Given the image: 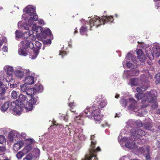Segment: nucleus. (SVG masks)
Segmentation results:
<instances>
[{
	"instance_id": "obj_35",
	"label": "nucleus",
	"mask_w": 160,
	"mask_h": 160,
	"mask_svg": "<svg viewBox=\"0 0 160 160\" xmlns=\"http://www.w3.org/2000/svg\"><path fill=\"white\" fill-rule=\"evenodd\" d=\"M8 76L6 78V80L7 82H11L12 79V74H8Z\"/></svg>"
},
{
	"instance_id": "obj_58",
	"label": "nucleus",
	"mask_w": 160,
	"mask_h": 160,
	"mask_svg": "<svg viewBox=\"0 0 160 160\" xmlns=\"http://www.w3.org/2000/svg\"><path fill=\"white\" fill-rule=\"evenodd\" d=\"M3 43V42L2 41L0 40V47L2 46Z\"/></svg>"
},
{
	"instance_id": "obj_61",
	"label": "nucleus",
	"mask_w": 160,
	"mask_h": 160,
	"mask_svg": "<svg viewBox=\"0 0 160 160\" xmlns=\"http://www.w3.org/2000/svg\"><path fill=\"white\" fill-rule=\"evenodd\" d=\"M3 84L2 82L0 81V87L2 86Z\"/></svg>"
},
{
	"instance_id": "obj_51",
	"label": "nucleus",
	"mask_w": 160,
	"mask_h": 160,
	"mask_svg": "<svg viewBox=\"0 0 160 160\" xmlns=\"http://www.w3.org/2000/svg\"><path fill=\"white\" fill-rule=\"evenodd\" d=\"M129 101L132 104L135 105L137 102L133 98H130Z\"/></svg>"
},
{
	"instance_id": "obj_52",
	"label": "nucleus",
	"mask_w": 160,
	"mask_h": 160,
	"mask_svg": "<svg viewBox=\"0 0 160 160\" xmlns=\"http://www.w3.org/2000/svg\"><path fill=\"white\" fill-rule=\"evenodd\" d=\"M43 43L45 44H50L51 43V41L49 39H48L45 41Z\"/></svg>"
},
{
	"instance_id": "obj_60",
	"label": "nucleus",
	"mask_w": 160,
	"mask_h": 160,
	"mask_svg": "<svg viewBox=\"0 0 160 160\" xmlns=\"http://www.w3.org/2000/svg\"><path fill=\"white\" fill-rule=\"evenodd\" d=\"M120 96L118 94L115 96V98H119Z\"/></svg>"
},
{
	"instance_id": "obj_23",
	"label": "nucleus",
	"mask_w": 160,
	"mask_h": 160,
	"mask_svg": "<svg viewBox=\"0 0 160 160\" xmlns=\"http://www.w3.org/2000/svg\"><path fill=\"white\" fill-rule=\"evenodd\" d=\"M87 32V27L85 26H82L80 30V32L82 35L85 34Z\"/></svg>"
},
{
	"instance_id": "obj_6",
	"label": "nucleus",
	"mask_w": 160,
	"mask_h": 160,
	"mask_svg": "<svg viewBox=\"0 0 160 160\" xmlns=\"http://www.w3.org/2000/svg\"><path fill=\"white\" fill-rule=\"evenodd\" d=\"M145 77L144 75H142L141 76L140 80L142 82V85L140 87L137 88L136 90L138 93H141V92L145 91L149 86V82L146 79L143 80L142 78Z\"/></svg>"
},
{
	"instance_id": "obj_33",
	"label": "nucleus",
	"mask_w": 160,
	"mask_h": 160,
	"mask_svg": "<svg viewBox=\"0 0 160 160\" xmlns=\"http://www.w3.org/2000/svg\"><path fill=\"white\" fill-rule=\"evenodd\" d=\"M106 101L104 100L101 101L99 105V107L101 108H104L107 105Z\"/></svg>"
},
{
	"instance_id": "obj_13",
	"label": "nucleus",
	"mask_w": 160,
	"mask_h": 160,
	"mask_svg": "<svg viewBox=\"0 0 160 160\" xmlns=\"http://www.w3.org/2000/svg\"><path fill=\"white\" fill-rule=\"evenodd\" d=\"M146 132L143 130L141 129H139L135 131L134 134L137 137L139 138L140 137L145 136L146 134Z\"/></svg>"
},
{
	"instance_id": "obj_28",
	"label": "nucleus",
	"mask_w": 160,
	"mask_h": 160,
	"mask_svg": "<svg viewBox=\"0 0 160 160\" xmlns=\"http://www.w3.org/2000/svg\"><path fill=\"white\" fill-rule=\"evenodd\" d=\"M28 88L26 84H24L21 85V90L23 92H27L28 89Z\"/></svg>"
},
{
	"instance_id": "obj_7",
	"label": "nucleus",
	"mask_w": 160,
	"mask_h": 160,
	"mask_svg": "<svg viewBox=\"0 0 160 160\" xmlns=\"http://www.w3.org/2000/svg\"><path fill=\"white\" fill-rule=\"evenodd\" d=\"M24 107L20 105L19 104H16L14 102H11L10 109L12 110L16 114H20L21 112L23 110Z\"/></svg>"
},
{
	"instance_id": "obj_44",
	"label": "nucleus",
	"mask_w": 160,
	"mask_h": 160,
	"mask_svg": "<svg viewBox=\"0 0 160 160\" xmlns=\"http://www.w3.org/2000/svg\"><path fill=\"white\" fill-rule=\"evenodd\" d=\"M16 36L19 38L22 36V33L18 30H17L15 32Z\"/></svg>"
},
{
	"instance_id": "obj_17",
	"label": "nucleus",
	"mask_w": 160,
	"mask_h": 160,
	"mask_svg": "<svg viewBox=\"0 0 160 160\" xmlns=\"http://www.w3.org/2000/svg\"><path fill=\"white\" fill-rule=\"evenodd\" d=\"M23 145V143L22 142H19L14 145L13 148L15 151H18L21 148Z\"/></svg>"
},
{
	"instance_id": "obj_11",
	"label": "nucleus",
	"mask_w": 160,
	"mask_h": 160,
	"mask_svg": "<svg viewBox=\"0 0 160 160\" xmlns=\"http://www.w3.org/2000/svg\"><path fill=\"white\" fill-rule=\"evenodd\" d=\"M23 11L29 15L32 16L36 12V10L33 8L27 7L24 9Z\"/></svg>"
},
{
	"instance_id": "obj_25",
	"label": "nucleus",
	"mask_w": 160,
	"mask_h": 160,
	"mask_svg": "<svg viewBox=\"0 0 160 160\" xmlns=\"http://www.w3.org/2000/svg\"><path fill=\"white\" fill-rule=\"evenodd\" d=\"M68 106L70 108V111L71 112H75L76 110L74 109V108L75 107L76 105L73 102L69 103Z\"/></svg>"
},
{
	"instance_id": "obj_30",
	"label": "nucleus",
	"mask_w": 160,
	"mask_h": 160,
	"mask_svg": "<svg viewBox=\"0 0 160 160\" xmlns=\"http://www.w3.org/2000/svg\"><path fill=\"white\" fill-rule=\"evenodd\" d=\"M75 121L78 123L82 124L83 123V121L82 118V117L80 116H77L76 117Z\"/></svg>"
},
{
	"instance_id": "obj_15",
	"label": "nucleus",
	"mask_w": 160,
	"mask_h": 160,
	"mask_svg": "<svg viewBox=\"0 0 160 160\" xmlns=\"http://www.w3.org/2000/svg\"><path fill=\"white\" fill-rule=\"evenodd\" d=\"M154 48L155 49L154 51V53L157 57H158L160 56V45L157 44L154 46Z\"/></svg>"
},
{
	"instance_id": "obj_50",
	"label": "nucleus",
	"mask_w": 160,
	"mask_h": 160,
	"mask_svg": "<svg viewBox=\"0 0 160 160\" xmlns=\"http://www.w3.org/2000/svg\"><path fill=\"white\" fill-rule=\"evenodd\" d=\"M32 16H33L32 18L33 19L34 21H37L38 20V15L36 14V13L35 12L34 13L33 15Z\"/></svg>"
},
{
	"instance_id": "obj_14",
	"label": "nucleus",
	"mask_w": 160,
	"mask_h": 160,
	"mask_svg": "<svg viewBox=\"0 0 160 160\" xmlns=\"http://www.w3.org/2000/svg\"><path fill=\"white\" fill-rule=\"evenodd\" d=\"M24 81L26 82L27 84L29 85H32L34 83V77L31 76H28L25 79Z\"/></svg>"
},
{
	"instance_id": "obj_64",
	"label": "nucleus",
	"mask_w": 160,
	"mask_h": 160,
	"mask_svg": "<svg viewBox=\"0 0 160 160\" xmlns=\"http://www.w3.org/2000/svg\"><path fill=\"white\" fill-rule=\"evenodd\" d=\"M158 112L159 114H160V109L158 110Z\"/></svg>"
},
{
	"instance_id": "obj_48",
	"label": "nucleus",
	"mask_w": 160,
	"mask_h": 160,
	"mask_svg": "<svg viewBox=\"0 0 160 160\" xmlns=\"http://www.w3.org/2000/svg\"><path fill=\"white\" fill-rule=\"evenodd\" d=\"M34 20L32 17H30L28 20V23L29 26H31Z\"/></svg>"
},
{
	"instance_id": "obj_45",
	"label": "nucleus",
	"mask_w": 160,
	"mask_h": 160,
	"mask_svg": "<svg viewBox=\"0 0 160 160\" xmlns=\"http://www.w3.org/2000/svg\"><path fill=\"white\" fill-rule=\"evenodd\" d=\"M135 123L137 126L139 127H141L143 126L142 123L141 121L138 120L136 121Z\"/></svg>"
},
{
	"instance_id": "obj_53",
	"label": "nucleus",
	"mask_w": 160,
	"mask_h": 160,
	"mask_svg": "<svg viewBox=\"0 0 160 160\" xmlns=\"http://www.w3.org/2000/svg\"><path fill=\"white\" fill-rule=\"evenodd\" d=\"M59 54L60 55H62V57H63V56L66 55L67 54V53L66 52H62L61 51H60Z\"/></svg>"
},
{
	"instance_id": "obj_38",
	"label": "nucleus",
	"mask_w": 160,
	"mask_h": 160,
	"mask_svg": "<svg viewBox=\"0 0 160 160\" xmlns=\"http://www.w3.org/2000/svg\"><path fill=\"white\" fill-rule=\"evenodd\" d=\"M147 154L146 156V160H150V149L148 148L146 149Z\"/></svg>"
},
{
	"instance_id": "obj_10",
	"label": "nucleus",
	"mask_w": 160,
	"mask_h": 160,
	"mask_svg": "<svg viewBox=\"0 0 160 160\" xmlns=\"http://www.w3.org/2000/svg\"><path fill=\"white\" fill-rule=\"evenodd\" d=\"M19 136V134L17 132L14 131H11L8 134V137L9 140L10 141L13 142L14 140L16 141L18 140Z\"/></svg>"
},
{
	"instance_id": "obj_3",
	"label": "nucleus",
	"mask_w": 160,
	"mask_h": 160,
	"mask_svg": "<svg viewBox=\"0 0 160 160\" xmlns=\"http://www.w3.org/2000/svg\"><path fill=\"white\" fill-rule=\"evenodd\" d=\"M28 48L33 49L34 48L33 43L28 40L22 41V47L20 48L18 51L19 54L22 56H27L28 54L26 49Z\"/></svg>"
},
{
	"instance_id": "obj_37",
	"label": "nucleus",
	"mask_w": 160,
	"mask_h": 160,
	"mask_svg": "<svg viewBox=\"0 0 160 160\" xmlns=\"http://www.w3.org/2000/svg\"><path fill=\"white\" fill-rule=\"evenodd\" d=\"M18 96L17 92L15 91H13L11 94V97L13 99H16Z\"/></svg>"
},
{
	"instance_id": "obj_26",
	"label": "nucleus",
	"mask_w": 160,
	"mask_h": 160,
	"mask_svg": "<svg viewBox=\"0 0 160 160\" xmlns=\"http://www.w3.org/2000/svg\"><path fill=\"white\" fill-rule=\"evenodd\" d=\"M6 71L7 74H12L13 72V69L12 67L9 66L6 68Z\"/></svg>"
},
{
	"instance_id": "obj_46",
	"label": "nucleus",
	"mask_w": 160,
	"mask_h": 160,
	"mask_svg": "<svg viewBox=\"0 0 160 160\" xmlns=\"http://www.w3.org/2000/svg\"><path fill=\"white\" fill-rule=\"evenodd\" d=\"M32 156H30V154H28L27 155L26 157L23 159V160H32Z\"/></svg>"
},
{
	"instance_id": "obj_2",
	"label": "nucleus",
	"mask_w": 160,
	"mask_h": 160,
	"mask_svg": "<svg viewBox=\"0 0 160 160\" xmlns=\"http://www.w3.org/2000/svg\"><path fill=\"white\" fill-rule=\"evenodd\" d=\"M96 142L92 141L90 147L89 149V152L85 156L84 158L81 160H91L92 158L93 160H98L97 157V152L101 151V149L99 147L95 149Z\"/></svg>"
},
{
	"instance_id": "obj_29",
	"label": "nucleus",
	"mask_w": 160,
	"mask_h": 160,
	"mask_svg": "<svg viewBox=\"0 0 160 160\" xmlns=\"http://www.w3.org/2000/svg\"><path fill=\"white\" fill-rule=\"evenodd\" d=\"M143 127L146 129L150 130L152 128L151 123L149 122H145L144 123Z\"/></svg>"
},
{
	"instance_id": "obj_43",
	"label": "nucleus",
	"mask_w": 160,
	"mask_h": 160,
	"mask_svg": "<svg viewBox=\"0 0 160 160\" xmlns=\"http://www.w3.org/2000/svg\"><path fill=\"white\" fill-rule=\"evenodd\" d=\"M93 117H94V119L96 121L98 122L101 120V116L99 114L96 116V115Z\"/></svg>"
},
{
	"instance_id": "obj_22",
	"label": "nucleus",
	"mask_w": 160,
	"mask_h": 160,
	"mask_svg": "<svg viewBox=\"0 0 160 160\" xmlns=\"http://www.w3.org/2000/svg\"><path fill=\"white\" fill-rule=\"evenodd\" d=\"M34 88L36 90V92L38 91L41 92L43 90L42 86L39 84H35Z\"/></svg>"
},
{
	"instance_id": "obj_4",
	"label": "nucleus",
	"mask_w": 160,
	"mask_h": 160,
	"mask_svg": "<svg viewBox=\"0 0 160 160\" xmlns=\"http://www.w3.org/2000/svg\"><path fill=\"white\" fill-rule=\"evenodd\" d=\"M146 96V99L142 100V103H144L146 102H155L157 99V93L155 90H151L150 92H147L145 95Z\"/></svg>"
},
{
	"instance_id": "obj_16",
	"label": "nucleus",
	"mask_w": 160,
	"mask_h": 160,
	"mask_svg": "<svg viewBox=\"0 0 160 160\" xmlns=\"http://www.w3.org/2000/svg\"><path fill=\"white\" fill-rule=\"evenodd\" d=\"M41 34L43 38H46L47 36H51V32L49 29L47 28L42 31Z\"/></svg>"
},
{
	"instance_id": "obj_27",
	"label": "nucleus",
	"mask_w": 160,
	"mask_h": 160,
	"mask_svg": "<svg viewBox=\"0 0 160 160\" xmlns=\"http://www.w3.org/2000/svg\"><path fill=\"white\" fill-rule=\"evenodd\" d=\"M137 54L138 55V57L140 58L143 59L144 56V54L142 50H138L137 52Z\"/></svg>"
},
{
	"instance_id": "obj_18",
	"label": "nucleus",
	"mask_w": 160,
	"mask_h": 160,
	"mask_svg": "<svg viewBox=\"0 0 160 160\" xmlns=\"http://www.w3.org/2000/svg\"><path fill=\"white\" fill-rule=\"evenodd\" d=\"M10 102L8 101L5 102L1 108V110L3 112L6 111L10 106Z\"/></svg>"
},
{
	"instance_id": "obj_36",
	"label": "nucleus",
	"mask_w": 160,
	"mask_h": 160,
	"mask_svg": "<svg viewBox=\"0 0 160 160\" xmlns=\"http://www.w3.org/2000/svg\"><path fill=\"white\" fill-rule=\"evenodd\" d=\"M24 155L22 151H20L16 155V156L18 159H21Z\"/></svg>"
},
{
	"instance_id": "obj_9",
	"label": "nucleus",
	"mask_w": 160,
	"mask_h": 160,
	"mask_svg": "<svg viewBox=\"0 0 160 160\" xmlns=\"http://www.w3.org/2000/svg\"><path fill=\"white\" fill-rule=\"evenodd\" d=\"M27 99V98L25 95L20 94L18 96V99L16 100L15 102H16V104H19L25 107L26 106H25L23 102L26 100Z\"/></svg>"
},
{
	"instance_id": "obj_32",
	"label": "nucleus",
	"mask_w": 160,
	"mask_h": 160,
	"mask_svg": "<svg viewBox=\"0 0 160 160\" xmlns=\"http://www.w3.org/2000/svg\"><path fill=\"white\" fill-rule=\"evenodd\" d=\"M35 44L37 47V48H35V49H38V51H39L40 49L41 48L42 46L41 43L38 41H36L35 42Z\"/></svg>"
},
{
	"instance_id": "obj_54",
	"label": "nucleus",
	"mask_w": 160,
	"mask_h": 160,
	"mask_svg": "<svg viewBox=\"0 0 160 160\" xmlns=\"http://www.w3.org/2000/svg\"><path fill=\"white\" fill-rule=\"evenodd\" d=\"M3 51L5 52H8V47L6 46H4L2 48Z\"/></svg>"
},
{
	"instance_id": "obj_41",
	"label": "nucleus",
	"mask_w": 160,
	"mask_h": 160,
	"mask_svg": "<svg viewBox=\"0 0 160 160\" xmlns=\"http://www.w3.org/2000/svg\"><path fill=\"white\" fill-rule=\"evenodd\" d=\"M143 96L142 93H138L135 95V98L138 100L141 99Z\"/></svg>"
},
{
	"instance_id": "obj_59",
	"label": "nucleus",
	"mask_w": 160,
	"mask_h": 160,
	"mask_svg": "<svg viewBox=\"0 0 160 160\" xmlns=\"http://www.w3.org/2000/svg\"><path fill=\"white\" fill-rule=\"evenodd\" d=\"M133 72H136V74H135V75H136V74H137V75H138L139 74V72H138L136 71L135 70L133 71Z\"/></svg>"
},
{
	"instance_id": "obj_5",
	"label": "nucleus",
	"mask_w": 160,
	"mask_h": 160,
	"mask_svg": "<svg viewBox=\"0 0 160 160\" xmlns=\"http://www.w3.org/2000/svg\"><path fill=\"white\" fill-rule=\"evenodd\" d=\"M94 107L95 106H93L92 107L87 109H86L83 112V115L89 118H91V116H94L96 115V116L99 115L100 113V109L99 108L92 110L93 108H95Z\"/></svg>"
},
{
	"instance_id": "obj_40",
	"label": "nucleus",
	"mask_w": 160,
	"mask_h": 160,
	"mask_svg": "<svg viewBox=\"0 0 160 160\" xmlns=\"http://www.w3.org/2000/svg\"><path fill=\"white\" fill-rule=\"evenodd\" d=\"M120 103L122 106L125 107L127 106V101L126 99H122L120 101Z\"/></svg>"
},
{
	"instance_id": "obj_49",
	"label": "nucleus",
	"mask_w": 160,
	"mask_h": 160,
	"mask_svg": "<svg viewBox=\"0 0 160 160\" xmlns=\"http://www.w3.org/2000/svg\"><path fill=\"white\" fill-rule=\"evenodd\" d=\"M6 150V148L5 147H0V154L2 153H3Z\"/></svg>"
},
{
	"instance_id": "obj_20",
	"label": "nucleus",
	"mask_w": 160,
	"mask_h": 160,
	"mask_svg": "<svg viewBox=\"0 0 160 160\" xmlns=\"http://www.w3.org/2000/svg\"><path fill=\"white\" fill-rule=\"evenodd\" d=\"M125 146L126 148L130 149L135 148L136 147V143L133 142H127L125 144Z\"/></svg>"
},
{
	"instance_id": "obj_56",
	"label": "nucleus",
	"mask_w": 160,
	"mask_h": 160,
	"mask_svg": "<svg viewBox=\"0 0 160 160\" xmlns=\"http://www.w3.org/2000/svg\"><path fill=\"white\" fill-rule=\"evenodd\" d=\"M38 22L39 24H42L44 23L43 20L42 19H40L38 21Z\"/></svg>"
},
{
	"instance_id": "obj_47",
	"label": "nucleus",
	"mask_w": 160,
	"mask_h": 160,
	"mask_svg": "<svg viewBox=\"0 0 160 160\" xmlns=\"http://www.w3.org/2000/svg\"><path fill=\"white\" fill-rule=\"evenodd\" d=\"M26 142L27 144L28 145H30L33 142V140L32 139L28 138L26 140Z\"/></svg>"
},
{
	"instance_id": "obj_63",
	"label": "nucleus",
	"mask_w": 160,
	"mask_h": 160,
	"mask_svg": "<svg viewBox=\"0 0 160 160\" xmlns=\"http://www.w3.org/2000/svg\"><path fill=\"white\" fill-rule=\"evenodd\" d=\"M158 128L160 130V125L158 126Z\"/></svg>"
},
{
	"instance_id": "obj_31",
	"label": "nucleus",
	"mask_w": 160,
	"mask_h": 160,
	"mask_svg": "<svg viewBox=\"0 0 160 160\" xmlns=\"http://www.w3.org/2000/svg\"><path fill=\"white\" fill-rule=\"evenodd\" d=\"M138 79L136 78H132L131 80V83L132 85L137 86L138 85Z\"/></svg>"
},
{
	"instance_id": "obj_24",
	"label": "nucleus",
	"mask_w": 160,
	"mask_h": 160,
	"mask_svg": "<svg viewBox=\"0 0 160 160\" xmlns=\"http://www.w3.org/2000/svg\"><path fill=\"white\" fill-rule=\"evenodd\" d=\"M32 149V147L30 146L25 147L22 151L24 155L27 153Z\"/></svg>"
},
{
	"instance_id": "obj_57",
	"label": "nucleus",
	"mask_w": 160,
	"mask_h": 160,
	"mask_svg": "<svg viewBox=\"0 0 160 160\" xmlns=\"http://www.w3.org/2000/svg\"><path fill=\"white\" fill-rule=\"evenodd\" d=\"M78 32L77 28H76L75 29V31L74 32V34L77 33Z\"/></svg>"
},
{
	"instance_id": "obj_62",
	"label": "nucleus",
	"mask_w": 160,
	"mask_h": 160,
	"mask_svg": "<svg viewBox=\"0 0 160 160\" xmlns=\"http://www.w3.org/2000/svg\"><path fill=\"white\" fill-rule=\"evenodd\" d=\"M156 84H158V83H160V80L159 81H156Z\"/></svg>"
},
{
	"instance_id": "obj_34",
	"label": "nucleus",
	"mask_w": 160,
	"mask_h": 160,
	"mask_svg": "<svg viewBox=\"0 0 160 160\" xmlns=\"http://www.w3.org/2000/svg\"><path fill=\"white\" fill-rule=\"evenodd\" d=\"M35 30L36 32L38 34H39L40 33H41L42 32V28L41 26H38L36 27L35 29Z\"/></svg>"
},
{
	"instance_id": "obj_12",
	"label": "nucleus",
	"mask_w": 160,
	"mask_h": 160,
	"mask_svg": "<svg viewBox=\"0 0 160 160\" xmlns=\"http://www.w3.org/2000/svg\"><path fill=\"white\" fill-rule=\"evenodd\" d=\"M32 49V51H31L30 53V58H31V59H34L37 58L39 52L38 50L35 49V48H33V49Z\"/></svg>"
},
{
	"instance_id": "obj_19",
	"label": "nucleus",
	"mask_w": 160,
	"mask_h": 160,
	"mask_svg": "<svg viewBox=\"0 0 160 160\" xmlns=\"http://www.w3.org/2000/svg\"><path fill=\"white\" fill-rule=\"evenodd\" d=\"M14 73L16 76L20 79L22 78L24 76V72L19 70H16Z\"/></svg>"
},
{
	"instance_id": "obj_42",
	"label": "nucleus",
	"mask_w": 160,
	"mask_h": 160,
	"mask_svg": "<svg viewBox=\"0 0 160 160\" xmlns=\"http://www.w3.org/2000/svg\"><path fill=\"white\" fill-rule=\"evenodd\" d=\"M6 87L4 88L2 87H0V94H3L5 93L6 92Z\"/></svg>"
},
{
	"instance_id": "obj_39",
	"label": "nucleus",
	"mask_w": 160,
	"mask_h": 160,
	"mask_svg": "<svg viewBox=\"0 0 160 160\" xmlns=\"http://www.w3.org/2000/svg\"><path fill=\"white\" fill-rule=\"evenodd\" d=\"M5 142L6 139L5 137L3 135H0V144H2Z\"/></svg>"
},
{
	"instance_id": "obj_55",
	"label": "nucleus",
	"mask_w": 160,
	"mask_h": 160,
	"mask_svg": "<svg viewBox=\"0 0 160 160\" xmlns=\"http://www.w3.org/2000/svg\"><path fill=\"white\" fill-rule=\"evenodd\" d=\"M126 66L128 68H130L132 66V64L130 62H128L126 63Z\"/></svg>"
},
{
	"instance_id": "obj_8",
	"label": "nucleus",
	"mask_w": 160,
	"mask_h": 160,
	"mask_svg": "<svg viewBox=\"0 0 160 160\" xmlns=\"http://www.w3.org/2000/svg\"><path fill=\"white\" fill-rule=\"evenodd\" d=\"M30 99L29 102L27 101V104L25 108L28 111H31L32 109L33 105L36 104L37 101L38 97H34L31 96L30 97Z\"/></svg>"
},
{
	"instance_id": "obj_1",
	"label": "nucleus",
	"mask_w": 160,
	"mask_h": 160,
	"mask_svg": "<svg viewBox=\"0 0 160 160\" xmlns=\"http://www.w3.org/2000/svg\"><path fill=\"white\" fill-rule=\"evenodd\" d=\"M113 20V17L111 16H103L101 18L98 16H94L89 21L90 30H92V28L93 26H95L96 28H97L101 25L104 24L107 22L111 23Z\"/></svg>"
},
{
	"instance_id": "obj_21",
	"label": "nucleus",
	"mask_w": 160,
	"mask_h": 160,
	"mask_svg": "<svg viewBox=\"0 0 160 160\" xmlns=\"http://www.w3.org/2000/svg\"><path fill=\"white\" fill-rule=\"evenodd\" d=\"M36 92V90L34 88H29L27 90L26 93L27 95H29L30 97L31 96H32V95L35 94Z\"/></svg>"
}]
</instances>
